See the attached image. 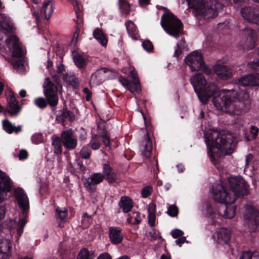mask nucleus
Listing matches in <instances>:
<instances>
[{
	"label": "nucleus",
	"mask_w": 259,
	"mask_h": 259,
	"mask_svg": "<svg viewBox=\"0 0 259 259\" xmlns=\"http://www.w3.org/2000/svg\"><path fill=\"white\" fill-rule=\"evenodd\" d=\"M248 85H259V78L253 75H245L237 80L233 89L226 94L225 90L220 91L214 82L206 83L204 89L199 94L198 98L203 104L212 97V101L215 107L225 113H246L250 107V100L246 90Z\"/></svg>",
	"instance_id": "nucleus-1"
},
{
	"label": "nucleus",
	"mask_w": 259,
	"mask_h": 259,
	"mask_svg": "<svg viewBox=\"0 0 259 259\" xmlns=\"http://www.w3.org/2000/svg\"><path fill=\"white\" fill-rule=\"evenodd\" d=\"M228 182L231 190H228V186L223 182L213 186L212 193L215 201L226 205L232 204L237 197L248 194V185L241 177H230Z\"/></svg>",
	"instance_id": "nucleus-2"
},
{
	"label": "nucleus",
	"mask_w": 259,
	"mask_h": 259,
	"mask_svg": "<svg viewBox=\"0 0 259 259\" xmlns=\"http://www.w3.org/2000/svg\"><path fill=\"white\" fill-rule=\"evenodd\" d=\"M208 136L205 135L206 144L209 147L208 153L217 155H226L232 153L237 143L236 137L231 133L224 131L219 132L211 130Z\"/></svg>",
	"instance_id": "nucleus-3"
},
{
	"label": "nucleus",
	"mask_w": 259,
	"mask_h": 259,
	"mask_svg": "<svg viewBox=\"0 0 259 259\" xmlns=\"http://www.w3.org/2000/svg\"><path fill=\"white\" fill-rule=\"evenodd\" d=\"M43 87L47 100L44 98H36L34 101L35 105L41 109L46 107L48 104L52 107L56 106L58 102V97L54 84L49 78H46Z\"/></svg>",
	"instance_id": "nucleus-4"
},
{
	"label": "nucleus",
	"mask_w": 259,
	"mask_h": 259,
	"mask_svg": "<svg viewBox=\"0 0 259 259\" xmlns=\"http://www.w3.org/2000/svg\"><path fill=\"white\" fill-rule=\"evenodd\" d=\"M160 24L166 33L176 37H179L183 28L181 21L169 12L162 16Z\"/></svg>",
	"instance_id": "nucleus-5"
},
{
	"label": "nucleus",
	"mask_w": 259,
	"mask_h": 259,
	"mask_svg": "<svg viewBox=\"0 0 259 259\" xmlns=\"http://www.w3.org/2000/svg\"><path fill=\"white\" fill-rule=\"evenodd\" d=\"M15 196L19 206L23 211V218L19 220L18 228H17V237L21 236L23 232V229L27 220L26 219V211L29 207L28 198L23 189H17L15 190Z\"/></svg>",
	"instance_id": "nucleus-6"
},
{
	"label": "nucleus",
	"mask_w": 259,
	"mask_h": 259,
	"mask_svg": "<svg viewBox=\"0 0 259 259\" xmlns=\"http://www.w3.org/2000/svg\"><path fill=\"white\" fill-rule=\"evenodd\" d=\"M185 62L192 71L206 69L203 56L197 51H193L188 55L185 59Z\"/></svg>",
	"instance_id": "nucleus-7"
},
{
	"label": "nucleus",
	"mask_w": 259,
	"mask_h": 259,
	"mask_svg": "<svg viewBox=\"0 0 259 259\" xmlns=\"http://www.w3.org/2000/svg\"><path fill=\"white\" fill-rule=\"evenodd\" d=\"M104 125L102 124H98L97 128L98 135H94L90 142V145L92 149L97 150L100 147L101 138L102 139V142L106 147L110 145V138L107 133V131L104 128Z\"/></svg>",
	"instance_id": "nucleus-8"
},
{
	"label": "nucleus",
	"mask_w": 259,
	"mask_h": 259,
	"mask_svg": "<svg viewBox=\"0 0 259 259\" xmlns=\"http://www.w3.org/2000/svg\"><path fill=\"white\" fill-rule=\"evenodd\" d=\"M37 11L33 12L37 21L42 19L49 20L54 10V4L53 0H45L41 6L37 7Z\"/></svg>",
	"instance_id": "nucleus-9"
},
{
	"label": "nucleus",
	"mask_w": 259,
	"mask_h": 259,
	"mask_svg": "<svg viewBox=\"0 0 259 259\" xmlns=\"http://www.w3.org/2000/svg\"><path fill=\"white\" fill-rule=\"evenodd\" d=\"M244 219L250 231H254L259 225V212L251 206H247Z\"/></svg>",
	"instance_id": "nucleus-10"
},
{
	"label": "nucleus",
	"mask_w": 259,
	"mask_h": 259,
	"mask_svg": "<svg viewBox=\"0 0 259 259\" xmlns=\"http://www.w3.org/2000/svg\"><path fill=\"white\" fill-rule=\"evenodd\" d=\"M12 184L9 177L0 170V203L6 199L7 193L11 190Z\"/></svg>",
	"instance_id": "nucleus-11"
},
{
	"label": "nucleus",
	"mask_w": 259,
	"mask_h": 259,
	"mask_svg": "<svg viewBox=\"0 0 259 259\" xmlns=\"http://www.w3.org/2000/svg\"><path fill=\"white\" fill-rule=\"evenodd\" d=\"M242 17L246 21L259 25V10L252 7H246L241 10Z\"/></svg>",
	"instance_id": "nucleus-12"
},
{
	"label": "nucleus",
	"mask_w": 259,
	"mask_h": 259,
	"mask_svg": "<svg viewBox=\"0 0 259 259\" xmlns=\"http://www.w3.org/2000/svg\"><path fill=\"white\" fill-rule=\"evenodd\" d=\"M11 42L13 49L12 56L17 58L24 57L25 52L22 49L18 38L16 36L13 35L6 40V43L7 45H9Z\"/></svg>",
	"instance_id": "nucleus-13"
},
{
	"label": "nucleus",
	"mask_w": 259,
	"mask_h": 259,
	"mask_svg": "<svg viewBox=\"0 0 259 259\" xmlns=\"http://www.w3.org/2000/svg\"><path fill=\"white\" fill-rule=\"evenodd\" d=\"M61 141L64 146L68 150L74 149L77 145V139L71 130L63 131L61 135Z\"/></svg>",
	"instance_id": "nucleus-14"
},
{
	"label": "nucleus",
	"mask_w": 259,
	"mask_h": 259,
	"mask_svg": "<svg viewBox=\"0 0 259 259\" xmlns=\"http://www.w3.org/2000/svg\"><path fill=\"white\" fill-rule=\"evenodd\" d=\"M190 82L198 97L202 90L204 89V86L207 82L204 74L202 73L196 74L191 77Z\"/></svg>",
	"instance_id": "nucleus-15"
},
{
	"label": "nucleus",
	"mask_w": 259,
	"mask_h": 259,
	"mask_svg": "<svg viewBox=\"0 0 259 259\" xmlns=\"http://www.w3.org/2000/svg\"><path fill=\"white\" fill-rule=\"evenodd\" d=\"M215 73L221 79L226 80L233 76L232 69L226 65L216 64L213 66Z\"/></svg>",
	"instance_id": "nucleus-16"
},
{
	"label": "nucleus",
	"mask_w": 259,
	"mask_h": 259,
	"mask_svg": "<svg viewBox=\"0 0 259 259\" xmlns=\"http://www.w3.org/2000/svg\"><path fill=\"white\" fill-rule=\"evenodd\" d=\"M8 112L7 113H19L21 112L22 106L16 98L14 94L11 91L6 98Z\"/></svg>",
	"instance_id": "nucleus-17"
},
{
	"label": "nucleus",
	"mask_w": 259,
	"mask_h": 259,
	"mask_svg": "<svg viewBox=\"0 0 259 259\" xmlns=\"http://www.w3.org/2000/svg\"><path fill=\"white\" fill-rule=\"evenodd\" d=\"M214 238L218 243H227L231 238L230 231L226 228L220 229L216 231Z\"/></svg>",
	"instance_id": "nucleus-18"
},
{
	"label": "nucleus",
	"mask_w": 259,
	"mask_h": 259,
	"mask_svg": "<svg viewBox=\"0 0 259 259\" xmlns=\"http://www.w3.org/2000/svg\"><path fill=\"white\" fill-rule=\"evenodd\" d=\"M104 179V177L101 172L94 173L88 178V180L85 183V187L88 190L93 191L95 188L94 186L101 183Z\"/></svg>",
	"instance_id": "nucleus-19"
},
{
	"label": "nucleus",
	"mask_w": 259,
	"mask_h": 259,
	"mask_svg": "<svg viewBox=\"0 0 259 259\" xmlns=\"http://www.w3.org/2000/svg\"><path fill=\"white\" fill-rule=\"evenodd\" d=\"M102 172L104 178L109 183L111 184L117 181V176L109 164L105 163L103 165Z\"/></svg>",
	"instance_id": "nucleus-20"
},
{
	"label": "nucleus",
	"mask_w": 259,
	"mask_h": 259,
	"mask_svg": "<svg viewBox=\"0 0 259 259\" xmlns=\"http://www.w3.org/2000/svg\"><path fill=\"white\" fill-rule=\"evenodd\" d=\"M152 149V142L148 134H146L140 146L141 154L145 157L148 158L151 155Z\"/></svg>",
	"instance_id": "nucleus-21"
},
{
	"label": "nucleus",
	"mask_w": 259,
	"mask_h": 259,
	"mask_svg": "<svg viewBox=\"0 0 259 259\" xmlns=\"http://www.w3.org/2000/svg\"><path fill=\"white\" fill-rule=\"evenodd\" d=\"M121 229L119 227H113L109 229V237L111 242L114 244L120 243L123 238Z\"/></svg>",
	"instance_id": "nucleus-22"
},
{
	"label": "nucleus",
	"mask_w": 259,
	"mask_h": 259,
	"mask_svg": "<svg viewBox=\"0 0 259 259\" xmlns=\"http://www.w3.org/2000/svg\"><path fill=\"white\" fill-rule=\"evenodd\" d=\"M243 33L246 37L247 41L249 44L250 49H253L257 40V34L256 32L252 29L246 27L243 30Z\"/></svg>",
	"instance_id": "nucleus-23"
},
{
	"label": "nucleus",
	"mask_w": 259,
	"mask_h": 259,
	"mask_svg": "<svg viewBox=\"0 0 259 259\" xmlns=\"http://www.w3.org/2000/svg\"><path fill=\"white\" fill-rule=\"evenodd\" d=\"M207 6L209 13H212V17H215L218 15L220 10L223 9L224 6L218 1H212L208 3Z\"/></svg>",
	"instance_id": "nucleus-24"
},
{
	"label": "nucleus",
	"mask_w": 259,
	"mask_h": 259,
	"mask_svg": "<svg viewBox=\"0 0 259 259\" xmlns=\"http://www.w3.org/2000/svg\"><path fill=\"white\" fill-rule=\"evenodd\" d=\"M107 69L102 68L100 71H98L91 75V82L95 85H100L104 81L103 75L107 72Z\"/></svg>",
	"instance_id": "nucleus-25"
},
{
	"label": "nucleus",
	"mask_w": 259,
	"mask_h": 259,
	"mask_svg": "<svg viewBox=\"0 0 259 259\" xmlns=\"http://www.w3.org/2000/svg\"><path fill=\"white\" fill-rule=\"evenodd\" d=\"M119 206L124 212H129L133 207V203L132 200L128 197H121Z\"/></svg>",
	"instance_id": "nucleus-26"
},
{
	"label": "nucleus",
	"mask_w": 259,
	"mask_h": 259,
	"mask_svg": "<svg viewBox=\"0 0 259 259\" xmlns=\"http://www.w3.org/2000/svg\"><path fill=\"white\" fill-rule=\"evenodd\" d=\"M93 36L103 46L107 45L108 40L105 34L103 31L99 29L96 28L93 32Z\"/></svg>",
	"instance_id": "nucleus-27"
},
{
	"label": "nucleus",
	"mask_w": 259,
	"mask_h": 259,
	"mask_svg": "<svg viewBox=\"0 0 259 259\" xmlns=\"http://www.w3.org/2000/svg\"><path fill=\"white\" fill-rule=\"evenodd\" d=\"M3 125L4 130L9 134L12 133L17 134L21 131V126H15L7 120H3Z\"/></svg>",
	"instance_id": "nucleus-28"
},
{
	"label": "nucleus",
	"mask_w": 259,
	"mask_h": 259,
	"mask_svg": "<svg viewBox=\"0 0 259 259\" xmlns=\"http://www.w3.org/2000/svg\"><path fill=\"white\" fill-rule=\"evenodd\" d=\"M2 19L3 20L0 21V30L5 33L13 32L14 26L10 20L4 17Z\"/></svg>",
	"instance_id": "nucleus-29"
},
{
	"label": "nucleus",
	"mask_w": 259,
	"mask_h": 259,
	"mask_svg": "<svg viewBox=\"0 0 259 259\" xmlns=\"http://www.w3.org/2000/svg\"><path fill=\"white\" fill-rule=\"evenodd\" d=\"M257 53L259 55V48ZM248 66L255 72V73L248 74V75H253L256 78H259V59L256 60H254L252 62L248 63ZM248 86H259V85H248Z\"/></svg>",
	"instance_id": "nucleus-30"
},
{
	"label": "nucleus",
	"mask_w": 259,
	"mask_h": 259,
	"mask_svg": "<svg viewBox=\"0 0 259 259\" xmlns=\"http://www.w3.org/2000/svg\"><path fill=\"white\" fill-rule=\"evenodd\" d=\"M190 8L196 11L203 9L205 6L204 0H187Z\"/></svg>",
	"instance_id": "nucleus-31"
},
{
	"label": "nucleus",
	"mask_w": 259,
	"mask_h": 259,
	"mask_svg": "<svg viewBox=\"0 0 259 259\" xmlns=\"http://www.w3.org/2000/svg\"><path fill=\"white\" fill-rule=\"evenodd\" d=\"M52 145L54 147V152L56 154H61L62 153L61 140L60 138L57 136H53L52 137Z\"/></svg>",
	"instance_id": "nucleus-32"
},
{
	"label": "nucleus",
	"mask_w": 259,
	"mask_h": 259,
	"mask_svg": "<svg viewBox=\"0 0 259 259\" xmlns=\"http://www.w3.org/2000/svg\"><path fill=\"white\" fill-rule=\"evenodd\" d=\"M73 61L75 65L79 69H85L88 63L87 60L79 54L74 56Z\"/></svg>",
	"instance_id": "nucleus-33"
},
{
	"label": "nucleus",
	"mask_w": 259,
	"mask_h": 259,
	"mask_svg": "<svg viewBox=\"0 0 259 259\" xmlns=\"http://www.w3.org/2000/svg\"><path fill=\"white\" fill-rule=\"evenodd\" d=\"M142 221V217L138 212H133L128 214L127 221L129 224L137 225Z\"/></svg>",
	"instance_id": "nucleus-34"
},
{
	"label": "nucleus",
	"mask_w": 259,
	"mask_h": 259,
	"mask_svg": "<svg viewBox=\"0 0 259 259\" xmlns=\"http://www.w3.org/2000/svg\"><path fill=\"white\" fill-rule=\"evenodd\" d=\"M126 88L133 94L137 93L139 94L141 92V83L138 82L131 81Z\"/></svg>",
	"instance_id": "nucleus-35"
},
{
	"label": "nucleus",
	"mask_w": 259,
	"mask_h": 259,
	"mask_svg": "<svg viewBox=\"0 0 259 259\" xmlns=\"http://www.w3.org/2000/svg\"><path fill=\"white\" fill-rule=\"evenodd\" d=\"M119 6L121 13L127 15L130 12V5L125 0H118Z\"/></svg>",
	"instance_id": "nucleus-36"
},
{
	"label": "nucleus",
	"mask_w": 259,
	"mask_h": 259,
	"mask_svg": "<svg viewBox=\"0 0 259 259\" xmlns=\"http://www.w3.org/2000/svg\"><path fill=\"white\" fill-rule=\"evenodd\" d=\"M236 213V207L234 205L226 206L224 217L226 218L231 219L233 218Z\"/></svg>",
	"instance_id": "nucleus-37"
},
{
	"label": "nucleus",
	"mask_w": 259,
	"mask_h": 259,
	"mask_svg": "<svg viewBox=\"0 0 259 259\" xmlns=\"http://www.w3.org/2000/svg\"><path fill=\"white\" fill-rule=\"evenodd\" d=\"M11 247V242L9 239H0V250L8 252Z\"/></svg>",
	"instance_id": "nucleus-38"
},
{
	"label": "nucleus",
	"mask_w": 259,
	"mask_h": 259,
	"mask_svg": "<svg viewBox=\"0 0 259 259\" xmlns=\"http://www.w3.org/2000/svg\"><path fill=\"white\" fill-rule=\"evenodd\" d=\"M240 259H259V253L257 252H244L241 255Z\"/></svg>",
	"instance_id": "nucleus-39"
},
{
	"label": "nucleus",
	"mask_w": 259,
	"mask_h": 259,
	"mask_svg": "<svg viewBox=\"0 0 259 259\" xmlns=\"http://www.w3.org/2000/svg\"><path fill=\"white\" fill-rule=\"evenodd\" d=\"M126 30L130 35L134 36L136 34V27L133 22L130 21L125 24Z\"/></svg>",
	"instance_id": "nucleus-40"
},
{
	"label": "nucleus",
	"mask_w": 259,
	"mask_h": 259,
	"mask_svg": "<svg viewBox=\"0 0 259 259\" xmlns=\"http://www.w3.org/2000/svg\"><path fill=\"white\" fill-rule=\"evenodd\" d=\"M77 259H92V257L89 250L83 248L78 253Z\"/></svg>",
	"instance_id": "nucleus-41"
},
{
	"label": "nucleus",
	"mask_w": 259,
	"mask_h": 259,
	"mask_svg": "<svg viewBox=\"0 0 259 259\" xmlns=\"http://www.w3.org/2000/svg\"><path fill=\"white\" fill-rule=\"evenodd\" d=\"M142 47L148 53H151L154 49L153 44L149 40H145L142 42Z\"/></svg>",
	"instance_id": "nucleus-42"
},
{
	"label": "nucleus",
	"mask_w": 259,
	"mask_h": 259,
	"mask_svg": "<svg viewBox=\"0 0 259 259\" xmlns=\"http://www.w3.org/2000/svg\"><path fill=\"white\" fill-rule=\"evenodd\" d=\"M56 212L58 214V218H59L61 221H65L67 217V210L64 208H57Z\"/></svg>",
	"instance_id": "nucleus-43"
},
{
	"label": "nucleus",
	"mask_w": 259,
	"mask_h": 259,
	"mask_svg": "<svg viewBox=\"0 0 259 259\" xmlns=\"http://www.w3.org/2000/svg\"><path fill=\"white\" fill-rule=\"evenodd\" d=\"M167 213L171 217H176L178 214V209L176 206L171 205L168 208Z\"/></svg>",
	"instance_id": "nucleus-44"
},
{
	"label": "nucleus",
	"mask_w": 259,
	"mask_h": 259,
	"mask_svg": "<svg viewBox=\"0 0 259 259\" xmlns=\"http://www.w3.org/2000/svg\"><path fill=\"white\" fill-rule=\"evenodd\" d=\"M32 141L35 144H39L42 142V135L41 133H37L33 135L31 138Z\"/></svg>",
	"instance_id": "nucleus-45"
},
{
	"label": "nucleus",
	"mask_w": 259,
	"mask_h": 259,
	"mask_svg": "<svg viewBox=\"0 0 259 259\" xmlns=\"http://www.w3.org/2000/svg\"><path fill=\"white\" fill-rule=\"evenodd\" d=\"M81 157L84 159H88L90 157L91 151L88 150V147L84 146L80 152Z\"/></svg>",
	"instance_id": "nucleus-46"
},
{
	"label": "nucleus",
	"mask_w": 259,
	"mask_h": 259,
	"mask_svg": "<svg viewBox=\"0 0 259 259\" xmlns=\"http://www.w3.org/2000/svg\"><path fill=\"white\" fill-rule=\"evenodd\" d=\"M170 234L173 238H177L179 237H182L184 234V232H183V231H182V230H181L180 229H176L172 230L171 231Z\"/></svg>",
	"instance_id": "nucleus-47"
},
{
	"label": "nucleus",
	"mask_w": 259,
	"mask_h": 259,
	"mask_svg": "<svg viewBox=\"0 0 259 259\" xmlns=\"http://www.w3.org/2000/svg\"><path fill=\"white\" fill-rule=\"evenodd\" d=\"M151 191L152 188L150 186H146L142 189L141 194L143 197L146 198L150 195Z\"/></svg>",
	"instance_id": "nucleus-48"
},
{
	"label": "nucleus",
	"mask_w": 259,
	"mask_h": 259,
	"mask_svg": "<svg viewBox=\"0 0 259 259\" xmlns=\"http://www.w3.org/2000/svg\"><path fill=\"white\" fill-rule=\"evenodd\" d=\"M130 75H131V77L132 78V79H133V81L140 82L139 77H138V73L136 71L135 68H134L131 71Z\"/></svg>",
	"instance_id": "nucleus-49"
},
{
	"label": "nucleus",
	"mask_w": 259,
	"mask_h": 259,
	"mask_svg": "<svg viewBox=\"0 0 259 259\" xmlns=\"http://www.w3.org/2000/svg\"><path fill=\"white\" fill-rule=\"evenodd\" d=\"M118 80L120 83L126 88L131 81L130 80H128L127 78L122 76H119Z\"/></svg>",
	"instance_id": "nucleus-50"
},
{
	"label": "nucleus",
	"mask_w": 259,
	"mask_h": 259,
	"mask_svg": "<svg viewBox=\"0 0 259 259\" xmlns=\"http://www.w3.org/2000/svg\"><path fill=\"white\" fill-rule=\"evenodd\" d=\"M148 223L149 225L153 227L155 225L156 215L155 214H148Z\"/></svg>",
	"instance_id": "nucleus-51"
},
{
	"label": "nucleus",
	"mask_w": 259,
	"mask_h": 259,
	"mask_svg": "<svg viewBox=\"0 0 259 259\" xmlns=\"http://www.w3.org/2000/svg\"><path fill=\"white\" fill-rule=\"evenodd\" d=\"M148 214H155L156 212V205L153 203L149 204L148 206Z\"/></svg>",
	"instance_id": "nucleus-52"
},
{
	"label": "nucleus",
	"mask_w": 259,
	"mask_h": 259,
	"mask_svg": "<svg viewBox=\"0 0 259 259\" xmlns=\"http://www.w3.org/2000/svg\"><path fill=\"white\" fill-rule=\"evenodd\" d=\"M250 133L252 135L253 139H254L257 136L259 129L255 126L252 125L250 127Z\"/></svg>",
	"instance_id": "nucleus-53"
},
{
	"label": "nucleus",
	"mask_w": 259,
	"mask_h": 259,
	"mask_svg": "<svg viewBox=\"0 0 259 259\" xmlns=\"http://www.w3.org/2000/svg\"><path fill=\"white\" fill-rule=\"evenodd\" d=\"M83 92L84 94L86 95L85 99L87 101H89L92 97V92L88 88H84L83 89Z\"/></svg>",
	"instance_id": "nucleus-54"
},
{
	"label": "nucleus",
	"mask_w": 259,
	"mask_h": 259,
	"mask_svg": "<svg viewBox=\"0 0 259 259\" xmlns=\"http://www.w3.org/2000/svg\"><path fill=\"white\" fill-rule=\"evenodd\" d=\"M70 84L73 88H77L79 85V81L77 78L73 77L69 80Z\"/></svg>",
	"instance_id": "nucleus-55"
},
{
	"label": "nucleus",
	"mask_w": 259,
	"mask_h": 259,
	"mask_svg": "<svg viewBox=\"0 0 259 259\" xmlns=\"http://www.w3.org/2000/svg\"><path fill=\"white\" fill-rule=\"evenodd\" d=\"M28 155V152L25 150H21L18 154V157L20 160L24 159L27 158Z\"/></svg>",
	"instance_id": "nucleus-56"
},
{
	"label": "nucleus",
	"mask_w": 259,
	"mask_h": 259,
	"mask_svg": "<svg viewBox=\"0 0 259 259\" xmlns=\"http://www.w3.org/2000/svg\"><path fill=\"white\" fill-rule=\"evenodd\" d=\"M143 118L145 121V124L146 128L148 130H150V122L149 121L148 115V114H142Z\"/></svg>",
	"instance_id": "nucleus-57"
},
{
	"label": "nucleus",
	"mask_w": 259,
	"mask_h": 259,
	"mask_svg": "<svg viewBox=\"0 0 259 259\" xmlns=\"http://www.w3.org/2000/svg\"><path fill=\"white\" fill-rule=\"evenodd\" d=\"M97 259H112L111 255L107 252H104L101 254L97 258Z\"/></svg>",
	"instance_id": "nucleus-58"
},
{
	"label": "nucleus",
	"mask_w": 259,
	"mask_h": 259,
	"mask_svg": "<svg viewBox=\"0 0 259 259\" xmlns=\"http://www.w3.org/2000/svg\"><path fill=\"white\" fill-rule=\"evenodd\" d=\"M73 6L75 14L82 13L81 7L77 2H75Z\"/></svg>",
	"instance_id": "nucleus-59"
},
{
	"label": "nucleus",
	"mask_w": 259,
	"mask_h": 259,
	"mask_svg": "<svg viewBox=\"0 0 259 259\" xmlns=\"http://www.w3.org/2000/svg\"><path fill=\"white\" fill-rule=\"evenodd\" d=\"M186 238L185 237H181L180 238L176 240V244L178 245L179 246H181L182 244L184 243L186 241Z\"/></svg>",
	"instance_id": "nucleus-60"
},
{
	"label": "nucleus",
	"mask_w": 259,
	"mask_h": 259,
	"mask_svg": "<svg viewBox=\"0 0 259 259\" xmlns=\"http://www.w3.org/2000/svg\"><path fill=\"white\" fill-rule=\"evenodd\" d=\"M65 115L66 114H58L57 115L56 119L58 122L63 123L65 121Z\"/></svg>",
	"instance_id": "nucleus-61"
},
{
	"label": "nucleus",
	"mask_w": 259,
	"mask_h": 259,
	"mask_svg": "<svg viewBox=\"0 0 259 259\" xmlns=\"http://www.w3.org/2000/svg\"><path fill=\"white\" fill-rule=\"evenodd\" d=\"M6 208L4 206H0V220L3 219L5 217Z\"/></svg>",
	"instance_id": "nucleus-62"
},
{
	"label": "nucleus",
	"mask_w": 259,
	"mask_h": 259,
	"mask_svg": "<svg viewBox=\"0 0 259 259\" xmlns=\"http://www.w3.org/2000/svg\"><path fill=\"white\" fill-rule=\"evenodd\" d=\"M65 70L64 66L63 64H59L57 66L56 72L58 73H61Z\"/></svg>",
	"instance_id": "nucleus-63"
},
{
	"label": "nucleus",
	"mask_w": 259,
	"mask_h": 259,
	"mask_svg": "<svg viewBox=\"0 0 259 259\" xmlns=\"http://www.w3.org/2000/svg\"><path fill=\"white\" fill-rule=\"evenodd\" d=\"M0 259H9V254L7 252L0 250Z\"/></svg>",
	"instance_id": "nucleus-64"
}]
</instances>
